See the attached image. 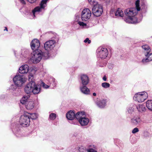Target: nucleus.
<instances>
[{
	"label": "nucleus",
	"instance_id": "ddd939ff",
	"mask_svg": "<svg viewBox=\"0 0 152 152\" xmlns=\"http://www.w3.org/2000/svg\"><path fill=\"white\" fill-rule=\"evenodd\" d=\"M40 44L39 40L37 39H33L31 44V47L32 50H38L37 49L40 47Z\"/></svg>",
	"mask_w": 152,
	"mask_h": 152
},
{
	"label": "nucleus",
	"instance_id": "f03ea898",
	"mask_svg": "<svg viewBox=\"0 0 152 152\" xmlns=\"http://www.w3.org/2000/svg\"><path fill=\"white\" fill-rule=\"evenodd\" d=\"M48 53H43L40 50H36L32 53L30 58L31 61L33 63L36 64L39 63L43 57L45 59L49 57Z\"/></svg>",
	"mask_w": 152,
	"mask_h": 152
},
{
	"label": "nucleus",
	"instance_id": "2f4dec72",
	"mask_svg": "<svg viewBox=\"0 0 152 152\" xmlns=\"http://www.w3.org/2000/svg\"><path fill=\"white\" fill-rule=\"evenodd\" d=\"M88 1L91 4L94 5V6L98 4L97 2L95 1L94 0H88Z\"/></svg>",
	"mask_w": 152,
	"mask_h": 152
},
{
	"label": "nucleus",
	"instance_id": "7c9ffc66",
	"mask_svg": "<svg viewBox=\"0 0 152 152\" xmlns=\"http://www.w3.org/2000/svg\"><path fill=\"white\" fill-rule=\"evenodd\" d=\"M56 118V115L54 113H51L49 115V118L51 120H54Z\"/></svg>",
	"mask_w": 152,
	"mask_h": 152
},
{
	"label": "nucleus",
	"instance_id": "ea45409f",
	"mask_svg": "<svg viewBox=\"0 0 152 152\" xmlns=\"http://www.w3.org/2000/svg\"><path fill=\"white\" fill-rule=\"evenodd\" d=\"M28 1L29 2L32 3L34 2H35L37 0H26Z\"/></svg>",
	"mask_w": 152,
	"mask_h": 152
},
{
	"label": "nucleus",
	"instance_id": "473e14b6",
	"mask_svg": "<svg viewBox=\"0 0 152 152\" xmlns=\"http://www.w3.org/2000/svg\"><path fill=\"white\" fill-rule=\"evenodd\" d=\"M33 75L32 74H30L28 76V79L29 82H31L32 81H34L33 79Z\"/></svg>",
	"mask_w": 152,
	"mask_h": 152
},
{
	"label": "nucleus",
	"instance_id": "f8f14e48",
	"mask_svg": "<svg viewBox=\"0 0 152 152\" xmlns=\"http://www.w3.org/2000/svg\"><path fill=\"white\" fill-rule=\"evenodd\" d=\"M56 43V41L52 40L46 42L44 45L45 49L48 51L51 50L55 47Z\"/></svg>",
	"mask_w": 152,
	"mask_h": 152
},
{
	"label": "nucleus",
	"instance_id": "a878e982",
	"mask_svg": "<svg viewBox=\"0 0 152 152\" xmlns=\"http://www.w3.org/2000/svg\"><path fill=\"white\" fill-rule=\"evenodd\" d=\"M146 106L149 110L152 111V100H148L146 102Z\"/></svg>",
	"mask_w": 152,
	"mask_h": 152
},
{
	"label": "nucleus",
	"instance_id": "4468645a",
	"mask_svg": "<svg viewBox=\"0 0 152 152\" xmlns=\"http://www.w3.org/2000/svg\"><path fill=\"white\" fill-rule=\"evenodd\" d=\"M29 69V67L27 64H23L19 67V72L21 74H26L28 71Z\"/></svg>",
	"mask_w": 152,
	"mask_h": 152
},
{
	"label": "nucleus",
	"instance_id": "6e6552de",
	"mask_svg": "<svg viewBox=\"0 0 152 152\" xmlns=\"http://www.w3.org/2000/svg\"><path fill=\"white\" fill-rule=\"evenodd\" d=\"M92 13L96 17L100 16L103 12L102 6L99 4H96L94 6L92 10Z\"/></svg>",
	"mask_w": 152,
	"mask_h": 152
},
{
	"label": "nucleus",
	"instance_id": "c9c22d12",
	"mask_svg": "<svg viewBox=\"0 0 152 152\" xmlns=\"http://www.w3.org/2000/svg\"><path fill=\"white\" fill-rule=\"evenodd\" d=\"M16 86H17L16 85L15 86L14 85H12L10 87V89L14 91V90H15L16 89Z\"/></svg>",
	"mask_w": 152,
	"mask_h": 152
},
{
	"label": "nucleus",
	"instance_id": "bb28decb",
	"mask_svg": "<svg viewBox=\"0 0 152 152\" xmlns=\"http://www.w3.org/2000/svg\"><path fill=\"white\" fill-rule=\"evenodd\" d=\"M27 115L29 116V118L32 119H36L37 118V115L36 113H28L26 114Z\"/></svg>",
	"mask_w": 152,
	"mask_h": 152
},
{
	"label": "nucleus",
	"instance_id": "79ce46f5",
	"mask_svg": "<svg viewBox=\"0 0 152 152\" xmlns=\"http://www.w3.org/2000/svg\"><path fill=\"white\" fill-rule=\"evenodd\" d=\"M103 80L104 81H106L107 80V78L105 76H104L103 78Z\"/></svg>",
	"mask_w": 152,
	"mask_h": 152
},
{
	"label": "nucleus",
	"instance_id": "423d86ee",
	"mask_svg": "<svg viewBox=\"0 0 152 152\" xmlns=\"http://www.w3.org/2000/svg\"><path fill=\"white\" fill-rule=\"evenodd\" d=\"M13 80L15 85L17 86L20 87L26 82V80L23 75H18L15 76Z\"/></svg>",
	"mask_w": 152,
	"mask_h": 152
},
{
	"label": "nucleus",
	"instance_id": "c85d7f7f",
	"mask_svg": "<svg viewBox=\"0 0 152 152\" xmlns=\"http://www.w3.org/2000/svg\"><path fill=\"white\" fill-rule=\"evenodd\" d=\"M101 86L103 88H107L110 87V85L108 83L104 82L102 83Z\"/></svg>",
	"mask_w": 152,
	"mask_h": 152
},
{
	"label": "nucleus",
	"instance_id": "7ed1b4c3",
	"mask_svg": "<svg viewBox=\"0 0 152 152\" xmlns=\"http://www.w3.org/2000/svg\"><path fill=\"white\" fill-rule=\"evenodd\" d=\"M41 90V86L36 84L34 81L29 82L25 86L24 88L25 92L27 94L32 93L34 94L39 93Z\"/></svg>",
	"mask_w": 152,
	"mask_h": 152
},
{
	"label": "nucleus",
	"instance_id": "37998d69",
	"mask_svg": "<svg viewBox=\"0 0 152 152\" xmlns=\"http://www.w3.org/2000/svg\"><path fill=\"white\" fill-rule=\"evenodd\" d=\"M93 95L94 96H96V93H93Z\"/></svg>",
	"mask_w": 152,
	"mask_h": 152
},
{
	"label": "nucleus",
	"instance_id": "6ab92c4d",
	"mask_svg": "<svg viewBox=\"0 0 152 152\" xmlns=\"http://www.w3.org/2000/svg\"><path fill=\"white\" fill-rule=\"evenodd\" d=\"M106 100L102 99L98 102L96 104L99 107L103 108L106 106Z\"/></svg>",
	"mask_w": 152,
	"mask_h": 152
},
{
	"label": "nucleus",
	"instance_id": "2eb2a0df",
	"mask_svg": "<svg viewBox=\"0 0 152 152\" xmlns=\"http://www.w3.org/2000/svg\"><path fill=\"white\" fill-rule=\"evenodd\" d=\"M80 79L82 84L83 85H86L89 82V79L88 76L86 75L83 74L80 76Z\"/></svg>",
	"mask_w": 152,
	"mask_h": 152
},
{
	"label": "nucleus",
	"instance_id": "9b49d317",
	"mask_svg": "<svg viewBox=\"0 0 152 152\" xmlns=\"http://www.w3.org/2000/svg\"><path fill=\"white\" fill-rule=\"evenodd\" d=\"M91 13L88 8L84 9L81 14V19L83 21H87L89 20L91 16Z\"/></svg>",
	"mask_w": 152,
	"mask_h": 152
},
{
	"label": "nucleus",
	"instance_id": "72a5a7b5",
	"mask_svg": "<svg viewBox=\"0 0 152 152\" xmlns=\"http://www.w3.org/2000/svg\"><path fill=\"white\" fill-rule=\"evenodd\" d=\"M77 150L79 152H85V150L84 148L81 147L77 148Z\"/></svg>",
	"mask_w": 152,
	"mask_h": 152
},
{
	"label": "nucleus",
	"instance_id": "39448f33",
	"mask_svg": "<svg viewBox=\"0 0 152 152\" xmlns=\"http://www.w3.org/2000/svg\"><path fill=\"white\" fill-rule=\"evenodd\" d=\"M148 96L147 92H142L136 94L133 97V99L139 102H141L146 99Z\"/></svg>",
	"mask_w": 152,
	"mask_h": 152
},
{
	"label": "nucleus",
	"instance_id": "dca6fc26",
	"mask_svg": "<svg viewBox=\"0 0 152 152\" xmlns=\"http://www.w3.org/2000/svg\"><path fill=\"white\" fill-rule=\"evenodd\" d=\"M25 105L26 109L28 110L32 109L34 107V103L31 99L29 101H27Z\"/></svg>",
	"mask_w": 152,
	"mask_h": 152
},
{
	"label": "nucleus",
	"instance_id": "9d476101",
	"mask_svg": "<svg viewBox=\"0 0 152 152\" xmlns=\"http://www.w3.org/2000/svg\"><path fill=\"white\" fill-rule=\"evenodd\" d=\"M97 55L98 57L102 59H104L107 56L108 52V50L104 48H99L97 50Z\"/></svg>",
	"mask_w": 152,
	"mask_h": 152
},
{
	"label": "nucleus",
	"instance_id": "5701e85b",
	"mask_svg": "<svg viewBox=\"0 0 152 152\" xmlns=\"http://www.w3.org/2000/svg\"><path fill=\"white\" fill-rule=\"evenodd\" d=\"M138 110L141 112L145 111L146 110L145 107L143 104H139L137 106Z\"/></svg>",
	"mask_w": 152,
	"mask_h": 152
},
{
	"label": "nucleus",
	"instance_id": "aec40b11",
	"mask_svg": "<svg viewBox=\"0 0 152 152\" xmlns=\"http://www.w3.org/2000/svg\"><path fill=\"white\" fill-rule=\"evenodd\" d=\"M142 48L144 50V53L145 56H147L148 53L151 52V49L147 45L142 46Z\"/></svg>",
	"mask_w": 152,
	"mask_h": 152
},
{
	"label": "nucleus",
	"instance_id": "f3484780",
	"mask_svg": "<svg viewBox=\"0 0 152 152\" xmlns=\"http://www.w3.org/2000/svg\"><path fill=\"white\" fill-rule=\"evenodd\" d=\"M131 122L134 124L137 125L141 122V120L138 116L134 117L131 119Z\"/></svg>",
	"mask_w": 152,
	"mask_h": 152
},
{
	"label": "nucleus",
	"instance_id": "a19ab883",
	"mask_svg": "<svg viewBox=\"0 0 152 152\" xmlns=\"http://www.w3.org/2000/svg\"><path fill=\"white\" fill-rule=\"evenodd\" d=\"M20 1L22 4H26L25 1L24 0H19Z\"/></svg>",
	"mask_w": 152,
	"mask_h": 152
},
{
	"label": "nucleus",
	"instance_id": "f257e3e1",
	"mask_svg": "<svg viewBox=\"0 0 152 152\" xmlns=\"http://www.w3.org/2000/svg\"><path fill=\"white\" fill-rule=\"evenodd\" d=\"M139 0H137L135 3L136 8H130L126 9L124 11L125 14L128 18L124 19L125 21L128 23H135L138 22L136 18L134 17L137 13V12L140 10Z\"/></svg>",
	"mask_w": 152,
	"mask_h": 152
},
{
	"label": "nucleus",
	"instance_id": "b1692460",
	"mask_svg": "<svg viewBox=\"0 0 152 152\" xmlns=\"http://www.w3.org/2000/svg\"><path fill=\"white\" fill-rule=\"evenodd\" d=\"M31 100L29 98V96H23L20 100L21 103L22 104H25L27 101H29Z\"/></svg>",
	"mask_w": 152,
	"mask_h": 152
},
{
	"label": "nucleus",
	"instance_id": "4c0bfd02",
	"mask_svg": "<svg viewBox=\"0 0 152 152\" xmlns=\"http://www.w3.org/2000/svg\"><path fill=\"white\" fill-rule=\"evenodd\" d=\"M88 152H97L95 150L92 148H90L87 150Z\"/></svg>",
	"mask_w": 152,
	"mask_h": 152
},
{
	"label": "nucleus",
	"instance_id": "cd10ccee",
	"mask_svg": "<svg viewBox=\"0 0 152 152\" xmlns=\"http://www.w3.org/2000/svg\"><path fill=\"white\" fill-rule=\"evenodd\" d=\"M76 22H77V23L82 28H86V24L84 23L78 21H76Z\"/></svg>",
	"mask_w": 152,
	"mask_h": 152
},
{
	"label": "nucleus",
	"instance_id": "c756f323",
	"mask_svg": "<svg viewBox=\"0 0 152 152\" xmlns=\"http://www.w3.org/2000/svg\"><path fill=\"white\" fill-rule=\"evenodd\" d=\"M134 108L132 107H129L127 108L126 113L129 114H131L134 111Z\"/></svg>",
	"mask_w": 152,
	"mask_h": 152
},
{
	"label": "nucleus",
	"instance_id": "1a4fd4ad",
	"mask_svg": "<svg viewBox=\"0 0 152 152\" xmlns=\"http://www.w3.org/2000/svg\"><path fill=\"white\" fill-rule=\"evenodd\" d=\"M20 123L23 127H27L30 124V120L27 114L22 115L20 118Z\"/></svg>",
	"mask_w": 152,
	"mask_h": 152
},
{
	"label": "nucleus",
	"instance_id": "20e7f679",
	"mask_svg": "<svg viewBox=\"0 0 152 152\" xmlns=\"http://www.w3.org/2000/svg\"><path fill=\"white\" fill-rule=\"evenodd\" d=\"M75 117L82 126L86 125L89 122V119L86 117L85 113L83 111L77 112L76 114Z\"/></svg>",
	"mask_w": 152,
	"mask_h": 152
},
{
	"label": "nucleus",
	"instance_id": "412c9836",
	"mask_svg": "<svg viewBox=\"0 0 152 152\" xmlns=\"http://www.w3.org/2000/svg\"><path fill=\"white\" fill-rule=\"evenodd\" d=\"M147 58H144L142 60V62L143 63L152 60V53L150 52L149 53L147 56H145Z\"/></svg>",
	"mask_w": 152,
	"mask_h": 152
},
{
	"label": "nucleus",
	"instance_id": "393cba45",
	"mask_svg": "<svg viewBox=\"0 0 152 152\" xmlns=\"http://www.w3.org/2000/svg\"><path fill=\"white\" fill-rule=\"evenodd\" d=\"M115 15L116 16L122 17L124 15V13L121 9H118L116 12Z\"/></svg>",
	"mask_w": 152,
	"mask_h": 152
},
{
	"label": "nucleus",
	"instance_id": "4be33fe9",
	"mask_svg": "<svg viewBox=\"0 0 152 152\" xmlns=\"http://www.w3.org/2000/svg\"><path fill=\"white\" fill-rule=\"evenodd\" d=\"M80 89L81 91L84 94H89V89L84 85L80 87Z\"/></svg>",
	"mask_w": 152,
	"mask_h": 152
},
{
	"label": "nucleus",
	"instance_id": "c03bdc74",
	"mask_svg": "<svg viewBox=\"0 0 152 152\" xmlns=\"http://www.w3.org/2000/svg\"><path fill=\"white\" fill-rule=\"evenodd\" d=\"M4 30H6L7 31V27H6L5 29Z\"/></svg>",
	"mask_w": 152,
	"mask_h": 152
},
{
	"label": "nucleus",
	"instance_id": "f704fd0d",
	"mask_svg": "<svg viewBox=\"0 0 152 152\" xmlns=\"http://www.w3.org/2000/svg\"><path fill=\"white\" fill-rule=\"evenodd\" d=\"M139 131V130L136 127L134 128L133 130L132 131V133L133 134H135L137 132H138Z\"/></svg>",
	"mask_w": 152,
	"mask_h": 152
},
{
	"label": "nucleus",
	"instance_id": "a211bd4d",
	"mask_svg": "<svg viewBox=\"0 0 152 152\" xmlns=\"http://www.w3.org/2000/svg\"><path fill=\"white\" fill-rule=\"evenodd\" d=\"M66 117L69 120H73L75 118H76V114L74 112L72 111H69L66 114Z\"/></svg>",
	"mask_w": 152,
	"mask_h": 152
},
{
	"label": "nucleus",
	"instance_id": "0eeeda50",
	"mask_svg": "<svg viewBox=\"0 0 152 152\" xmlns=\"http://www.w3.org/2000/svg\"><path fill=\"white\" fill-rule=\"evenodd\" d=\"M48 0H42L39 4V6L35 7L32 11L34 17L37 15L39 12L43 10L46 6Z\"/></svg>",
	"mask_w": 152,
	"mask_h": 152
},
{
	"label": "nucleus",
	"instance_id": "58836bf2",
	"mask_svg": "<svg viewBox=\"0 0 152 152\" xmlns=\"http://www.w3.org/2000/svg\"><path fill=\"white\" fill-rule=\"evenodd\" d=\"M84 42L85 43L88 42V44H90L91 43V41L89 40L88 38H87L84 40Z\"/></svg>",
	"mask_w": 152,
	"mask_h": 152
},
{
	"label": "nucleus",
	"instance_id": "e433bc0d",
	"mask_svg": "<svg viewBox=\"0 0 152 152\" xmlns=\"http://www.w3.org/2000/svg\"><path fill=\"white\" fill-rule=\"evenodd\" d=\"M42 86L43 87V88H47L49 87V86L45 84L44 83L42 82L41 83Z\"/></svg>",
	"mask_w": 152,
	"mask_h": 152
}]
</instances>
